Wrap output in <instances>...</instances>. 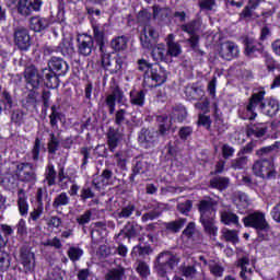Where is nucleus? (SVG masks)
<instances>
[{"label":"nucleus","mask_w":280,"mask_h":280,"mask_svg":"<svg viewBox=\"0 0 280 280\" xmlns=\"http://www.w3.org/2000/svg\"><path fill=\"white\" fill-rule=\"evenodd\" d=\"M215 205L218 201L213 199H205L199 203L200 222L208 235H218V226H215Z\"/></svg>","instance_id":"1"},{"label":"nucleus","mask_w":280,"mask_h":280,"mask_svg":"<svg viewBox=\"0 0 280 280\" xmlns=\"http://www.w3.org/2000/svg\"><path fill=\"white\" fill-rule=\"evenodd\" d=\"M49 68H45L42 70L43 78L46 80V85L48 88L54 86L51 84V80H58L56 78V73L58 75H65L69 71V65L62 58L52 57L48 62Z\"/></svg>","instance_id":"2"},{"label":"nucleus","mask_w":280,"mask_h":280,"mask_svg":"<svg viewBox=\"0 0 280 280\" xmlns=\"http://www.w3.org/2000/svg\"><path fill=\"white\" fill-rule=\"evenodd\" d=\"M187 118V109L183 105H177L173 108L172 116L165 115L158 116V122L160 124V135H167L172 130V121H185Z\"/></svg>","instance_id":"3"},{"label":"nucleus","mask_w":280,"mask_h":280,"mask_svg":"<svg viewBox=\"0 0 280 280\" xmlns=\"http://www.w3.org/2000/svg\"><path fill=\"white\" fill-rule=\"evenodd\" d=\"M243 223L246 228L256 229L258 235L262 236V240H266V236L262 233H270V224H268L266 214L261 211H255L247 217H244Z\"/></svg>","instance_id":"4"},{"label":"nucleus","mask_w":280,"mask_h":280,"mask_svg":"<svg viewBox=\"0 0 280 280\" xmlns=\"http://www.w3.org/2000/svg\"><path fill=\"white\" fill-rule=\"evenodd\" d=\"M178 257L174 256L172 253H161L156 259L155 270L160 277H165L167 270H174V267L178 266Z\"/></svg>","instance_id":"5"},{"label":"nucleus","mask_w":280,"mask_h":280,"mask_svg":"<svg viewBox=\"0 0 280 280\" xmlns=\"http://www.w3.org/2000/svg\"><path fill=\"white\" fill-rule=\"evenodd\" d=\"M252 170L258 178H275L277 176V168L272 160H258L254 163Z\"/></svg>","instance_id":"6"},{"label":"nucleus","mask_w":280,"mask_h":280,"mask_svg":"<svg viewBox=\"0 0 280 280\" xmlns=\"http://www.w3.org/2000/svg\"><path fill=\"white\" fill-rule=\"evenodd\" d=\"M201 27H202L201 19H197L192 22H189L188 24H184L180 26V30L183 32H186V34H189L190 38L188 39V43L190 47L194 49V51H199L198 43L200 40V37L198 36V32H200Z\"/></svg>","instance_id":"7"},{"label":"nucleus","mask_w":280,"mask_h":280,"mask_svg":"<svg viewBox=\"0 0 280 280\" xmlns=\"http://www.w3.org/2000/svg\"><path fill=\"white\" fill-rule=\"evenodd\" d=\"M156 40H159V31L150 24L145 25L140 35V42L143 49H152Z\"/></svg>","instance_id":"8"},{"label":"nucleus","mask_w":280,"mask_h":280,"mask_svg":"<svg viewBox=\"0 0 280 280\" xmlns=\"http://www.w3.org/2000/svg\"><path fill=\"white\" fill-rule=\"evenodd\" d=\"M14 43L23 51H27L32 45L30 32L25 27H18L14 31Z\"/></svg>","instance_id":"9"},{"label":"nucleus","mask_w":280,"mask_h":280,"mask_svg":"<svg viewBox=\"0 0 280 280\" xmlns=\"http://www.w3.org/2000/svg\"><path fill=\"white\" fill-rule=\"evenodd\" d=\"M167 80V74L163 70L151 69V75L144 77L145 86H150L151 89L154 86H161V84H165Z\"/></svg>","instance_id":"10"},{"label":"nucleus","mask_w":280,"mask_h":280,"mask_svg":"<svg viewBox=\"0 0 280 280\" xmlns=\"http://www.w3.org/2000/svg\"><path fill=\"white\" fill-rule=\"evenodd\" d=\"M93 47L94 43L91 35L81 34L78 36V49L81 56H91Z\"/></svg>","instance_id":"11"},{"label":"nucleus","mask_w":280,"mask_h":280,"mask_svg":"<svg viewBox=\"0 0 280 280\" xmlns=\"http://www.w3.org/2000/svg\"><path fill=\"white\" fill-rule=\"evenodd\" d=\"M24 75L27 84H30L32 89H38V86H40L42 79L47 80L45 79V77H43V72L40 74L36 71V68L34 66L27 67L24 71Z\"/></svg>","instance_id":"12"},{"label":"nucleus","mask_w":280,"mask_h":280,"mask_svg":"<svg viewBox=\"0 0 280 280\" xmlns=\"http://www.w3.org/2000/svg\"><path fill=\"white\" fill-rule=\"evenodd\" d=\"M240 48L233 42H226L221 45L220 56L223 60H233L237 58Z\"/></svg>","instance_id":"13"},{"label":"nucleus","mask_w":280,"mask_h":280,"mask_svg":"<svg viewBox=\"0 0 280 280\" xmlns=\"http://www.w3.org/2000/svg\"><path fill=\"white\" fill-rule=\"evenodd\" d=\"M265 95H266V91L264 89H260L258 92L252 95L249 100V104L246 107L247 113H250L249 119H255V117H257V113H255V108H257L258 104H261Z\"/></svg>","instance_id":"14"},{"label":"nucleus","mask_w":280,"mask_h":280,"mask_svg":"<svg viewBox=\"0 0 280 280\" xmlns=\"http://www.w3.org/2000/svg\"><path fill=\"white\" fill-rule=\"evenodd\" d=\"M21 264L25 272H34V268H36V256L30 250H23L21 253Z\"/></svg>","instance_id":"15"},{"label":"nucleus","mask_w":280,"mask_h":280,"mask_svg":"<svg viewBox=\"0 0 280 280\" xmlns=\"http://www.w3.org/2000/svg\"><path fill=\"white\" fill-rule=\"evenodd\" d=\"M260 110L268 117H275L279 113V101L275 98H267L260 104Z\"/></svg>","instance_id":"16"},{"label":"nucleus","mask_w":280,"mask_h":280,"mask_svg":"<svg viewBox=\"0 0 280 280\" xmlns=\"http://www.w3.org/2000/svg\"><path fill=\"white\" fill-rule=\"evenodd\" d=\"M237 267L241 268L240 277L244 280H249L253 275L254 265L250 262L248 257L240 258L237 261Z\"/></svg>","instance_id":"17"},{"label":"nucleus","mask_w":280,"mask_h":280,"mask_svg":"<svg viewBox=\"0 0 280 280\" xmlns=\"http://www.w3.org/2000/svg\"><path fill=\"white\" fill-rule=\"evenodd\" d=\"M50 25L51 21L47 18L33 16L30 20V28L33 30V32H43Z\"/></svg>","instance_id":"18"},{"label":"nucleus","mask_w":280,"mask_h":280,"mask_svg":"<svg viewBox=\"0 0 280 280\" xmlns=\"http://www.w3.org/2000/svg\"><path fill=\"white\" fill-rule=\"evenodd\" d=\"M166 56H171V58H178L180 54H183V47H180V44L174 42V34H170L166 37Z\"/></svg>","instance_id":"19"},{"label":"nucleus","mask_w":280,"mask_h":280,"mask_svg":"<svg viewBox=\"0 0 280 280\" xmlns=\"http://www.w3.org/2000/svg\"><path fill=\"white\" fill-rule=\"evenodd\" d=\"M19 178L24 183H36V174L30 168V164H21L18 166Z\"/></svg>","instance_id":"20"},{"label":"nucleus","mask_w":280,"mask_h":280,"mask_svg":"<svg viewBox=\"0 0 280 280\" xmlns=\"http://www.w3.org/2000/svg\"><path fill=\"white\" fill-rule=\"evenodd\" d=\"M121 100H124V92H121L119 88H115L112 94L107 95L106 105L109 108V115H113L115 113V102H121Z\"/></svg>","instance_id":"21"},{"label":"nucleus","mask_w":280,"mask_h":280,"mask_svg":"<svg viewBox=\"0 0 280 280\" xmlns=\"http://www.w3.org/2000/svg\"><path fill=\"white\" fill-rule=\"evenodd\" d=\"M139 231H141V226L138 224L127 223L125 228L117 235H115V240H119L120 237H135L139 234Z\"/></svg>","instance_id":"22"},{"label":"nucleus","mask_w":280,"mask_h":280,"mask_svg":"<svg viewBox=\"0 0 280 280\" xmlns=\"http://www.w3.org/2000/svg\"><path fill=\"white\" fill-rule=\"evenodd\" d=\"M156 135L154 130L142 129L138 139L144 148H150L156 141Z\"/></svg>","instance_id":"23"},{"label":"nucleus","mask_w":280,"mask_h":280,"mask_svg":"<svg viewBox=\"0 0 280 280\" xmlns=\"http://www.w3.org/2000/svg\"><path fill=\"white\" fill-rule=\"evenodd\" d=\"M234 205L238 209V213H246V209L250 207V199L244 192H235Z\"/></svg>","instance_id":"24"},{"label":"nucleus","mask_w":280,"mask_h":280,"mask_svg":"<svg viewBox=\"0 0 280 280\" xmlns=\"http://www.w3.org/2000/svg\"><path fill=\"white\" fill-rule=\"evenodd\" d=\"M221 222L223 224H226L228 226H231V224H234V226L240 228V217L237 214L231 212V211H221Z\"/></svg>","instance_id":"25"},{"label":"nucleus","mask_w":280,"mask_h":280,"mask_svg":"<svg viewBox=\"0 0 280 280\" xmlns=\"http://www.w3.org/2000/svg\"><path fill=\"white\" fill-rule=\"evenodd\" d=\"M18 207L21 215H27L30 205L27 203V197L25 196V190L23 189L18 191Z\"/></svg>","instance_id":"26"},{"label":"nucleus","mask_w":280,"mask_h":280,"mask_svg":"<svg viewBox=\"0 0 280 280\" xmlns=\"http://www.w3.org/2000/svg\"><path fill=\"white\" fill-rule=\"evenodd\" d=\"M151 49V56L155 62H163V60H165V54H167L165 44H156L152 46Z\"/></svg>","instance_id":"27"},{"label":"nucleus","mask_w":280,"mask_h":280,"mask_svg":"<svg viewBox=\"0 0 280 280\" xmlns=\"http://www.w3.org/2000/svg\"><path fill=\"white\" fill-rule=\"evenodd\" d=\"M110 47L114 51H126L128 49V37L117 36L110 42Z\"/></svg>","instance_id":"28"},{"label":"nucleus","mask_w":280,"mask_h":280,"mask_svg":"<svg viewBox=\"0 0 280 280\" xmlns=\"http://www.w3.org/2000/svg\"><path fill=\"white\" fill-rule=\"evenodd\" d=\"M179 272L185 277V279L188 280H196L198 279V270L195 266L188 265V266H182L179 268Z\"/></svg>","instance_id":"29"},{"label":"nucleus","mask_w":280,"mask_h":280,"mask_svg":"<svg viewBox=\"0 0 280 280\" xmlns=\"http://www.w3.org/2000/svg\"><path fill=\"white\" fill-rule=\"evenodd\" d=\"M14 233V230H12V226L2 224L0 226V248L5 247V244H8V237Z\"/></svg>","instance_id":"30"},{"label":"nucleus","mask_w":280,"mask_h":280,"mask_svg":"<svg viewBox=\"0 0 280 280\" xmlns=\"http://www.w3.org/2000/svg\"><path fill=\"white\" fill-rule=\"evenodd\" d=\"M69 202H71V198H69V195H67V192H60L55 197L52 201V208L60 209V207H67Z\"/></svg>","instance_id":"31"},{"label":"nucleus","mask_w":280,"mask_h":280,"mask_svg":"<svg viewBox=\"0 0 280 280\" xmlns=\"http://www.w3.org/2000/svg\"><path fill=\"white\" fill-rule=\"evenodd\" d=\"M266 132H268V127L264 124L254 126L247 130L248 137H256V139H261Z\"/></svg>","instance_id":"32"},{"label":"nucleus","mask_w":280,"mask_h":280,"mask_svg":"<svg viewBox=\"0 0 280 280\" xmlns=\"http://www.w3.org/2000/svg\"><path fill=\"white\" fill-rule=\"evenodd\" d=\"M18 12L22 16H30L32 14V1L30 0H19Z\"/></svg>","instance_id":"33"},{"label":"nucleus","mask_w":280,"mask_h":280,"mask_svg":"<svg viewBox=\"0 0 280 280\" xmlns=\"http://www.w3.org/2000/svg\"><path fill=\"white\" fill-rule=\"evenodd\" d=\"M210 186L219 191H224L229 187V178L226 177H214L210 180Z\"/></svg>","instance_id":"34"},{"label":"nucleus","mask_w":280,"mask_h":280,"mask_svg":"<svg viewBox=\"0 0 280 280\" xmlns=\"http://www.w3.org/2000/svg\"><path fill=\"white\" fill-rule=\"evenodd\" d=\"M170 14H172L170 8L153 7V19H155V21H165Z\"/></svg>","instance_id":"35"},{"label":"nucleus","mask_w":280,"mask_h":280,"mask_svg":"<svg viewBox=\"0 0 280 280\" xmlns=\"http://www.w3.org/2000/svg\"><path fill=\"white\" fill-rule=\"evenodd\" d=\"M130 102L133 106H143L145 104V92H131L130 93Z\"/></svg>","instance_id":"36"},{"label":"nucleus","mask_w":280,"mask_h":280,"mask_svg":"<svg viewBox=\"0 0 280 280\" xmlns=\"http://www.w3.org/2000/svg\"><path fill=\"white\" fill-rule=\"evenodd\" d=\"M121 141V135L119 132L109 131L107 143L109 145L110 152H115V149L119 145Z\"/></svg>","instance_id":"37"},{"label":"nucleus","mask_w":280,"mask_h":280,"mask_svg":"<svg viewBox=\"0 0 280 280\" xmlns=\"http://www.w3.org/2000/svg\"><path fill=\"white\" fill-rule=\"evenodd\" d=\"M187 223V219H179L177 221H172L165 224L166 231L170 233H178L183 226Z\"/></svg>","instance_id":"38"},{"label":"nucleus","mask_w":280,"mask_h":280,"mask_svg":"<svg viewBox=\"0 0 280 280\" xmlns=\"http://www.w3.org/2000/svg\"><path fill=\"white\" fill-rule=\"evenodd\" d=\"M152 255V247L150 246H135L131 252V257H145Z\"/></svg>","instance_id":"39"},{"label":"nucleus","mask_w":280,"mask_h":280,"mask_svg":"<svg viewBox=\"0 0 280 280\" xmlns=\"http://www.w3.org/2000/svg\"><path fill=\"white\" fill-rule=\"evenodd\" d=\"M59 49L63 56H71V54H73L74 51L73 43L71 42V39L65 38L59 44Z\"/></svg>","instance_id":"40"},{"label":"nucleus","mask_w":280,"mask_h":280,"mask_svg":"<svg viewBox=\"0 0 280 280\" xmlns=\"http://www.w3.org/2000/svg\"><path fill=\"white\" fill-rule=\"evenodd\" d=\"M222 236L224 237L225 242H231L232 244H237L240 241L237 237V231L229 230L228 228L222 230Z\"/></svg>","instance_id":"41"},{"label":"nucleus","mask_w":280,"mask_h":280,"mask_svg":"<svg viewBox=\"0 0 280 280\" xmlns=\"http://www.w3.org/2000/svg\"><path fill=\"white\" fill-rule=\"evenodd\" d=\"M2 101H0V113L2 110H12V97L8 92L2 94Z\"/></svg>","instance_id":"42"},{"label":"nucleus","mask_w":280,"mask_h":280,"mask_svg":"<svg viewBox=\"0 0 280 280\" xmlns=\"http://www.w3.org/2000/svg\"><path fill=\"white\" fill-rule=\"evenodd\" d=\"M248 165V156H241L231 161L232 170H244Z\"/></svg>","instance_id":"43"},{"label":"nucleus","mask_w":280,"mask_h":280,"mask_svg":"<svg viewBox=\"0 0 280 280\" xmlns=\"http://www.w3.org/2000/svg\"><path fill=\"white\" fill-rule=\"evenodd\" d=\"M46 182L51 187V185H56V168L54 164H49L46 168Z\"/></svg>","instance_id":"44"},{"label":"nucleus","mask_w":280,"mask_h":280,"mask_svg":"<svg viewBox=\"0 0 280 280\" xmlns=\"http://www.w3.org/2000/svg\"><path fill=\"white\" fill-rule=\"evenodd\" d=\"M150 170H152V165L148 164L145 161L137 162L133 167L135 174H145V172H150Z\"/></svg>","instance_id":"45"},{"label":"nucleus","mask_w":280,"mask_h":280,"mask_svg":"<svg viewBox=\"0 0 280 280\" xmlns=\"http://www.w3.org/2000/svg\"><path fill=\"white\" fill-rule=\"evenodd\" d=\"M137 272L142 279H148L150 277V266L144 261H139L137 266Z\"/></svg>","instance_id":"46"},{"label":"nucleus","mask_w":280,"mask_h":280,"mask_svg":"<svg viewBox=\"0 0 280 280\" xmlns=\"http://www.w3.org/2000/svg\"><path fill=\"white\" fill-rule=\"evenodd\" d=\"M124 279V269H112L106 275V280H122Z\"/></svg>","instance_id":"47"},{"label":"nucleus","mask_w":280,"mask_h":280,"mask_svg":"<svg viewBox=\"0 0 280 280\" xmlns=\"http://www.w3.org/2000/svg\"><path fill=\"white\" fill-rule=\"evenodd\" d=\"M209 269L213 277H222L224 275V267L218 262H210Z\"/></svg>","instance_id":"48"},{"label":"nucleus","mask_w":280,"mask_h":280,"mask_svg":"<svg viewBox=\"0 0 280 280\" xmlns=\"http://www.w3.org/2000/svg\"><path fill=\"white\" fill-rule=\"evenodd\" d=\"M65 271L60 268H55L48 272L46 280H63Z\"/></svg>","instance_id":"49"},{"label":"nucleus","mask_w":280,"mask_h":280,"mask_svg":"<svg viewBox=\"0 0 280 280\" xmlns=\"http://www.w3.org/2000/svg\"><path fill=\"white\" fill-rule=\"evenodd\" d=\"M82 255H84V252L78 247H70L68 250V256L71 259V261L80 260V257H82Z\"/></svg>","instance_id":"50"},{"label":"nucleus","mask_w":280,"mask_h":280,"mask_svg":"<svg viewBox=\"0 0 280 280\" xmlns=\"http://www.w3.org/2000/svg\"><path fill=\"white\" fill-rule=\"evenodd\" d=\"M91 218H93V212L91 210H86L83 214L77 217V222L80 226H84V224H89V222H91Z\"/></svg>","instance_id":"51"},{"label":"nucleus","mask_w":280,"mask_h":280,"mask_svg":"<svg viewBox=\"0 0 280 280\" xmlns=\"http://www.w3.org/2000/svg\"><path fill=\"white\" fill-rule=\"evenodd\" d=\"M58 145H60L58 138H56L54 133H50V139L48 141V152L50 154H56V152L58 151Z\"/></svg>","instance_id":"52"},{"label":"nucleus","mask_w":280,"mask_h":280,"mask_svg":"<svg viewBox=\"0 0 280 280\" xmlns=\"http://www.w3.org/2000/svg\"><path fill=\"white\" fill-rule=\"evenodd\" d=\"M244 44H245V54L247 56H253V54L257 51V48L255 47V42L253 39L245 38Z\"/></svg>","instance_id":"53"},{"label":"nucleus","mask_w":280,"mask_h":280,"mask_svg":"<svg viewBox=\"0 0 280 280\" xmlns=\"http://www.w3.org/2000/svg\"><path fill=\"white\" fill-rule=\"evenodd\" d=\"M46 224L48 229H60V224H62V219L58 217H50L46 219Z\"/></svg>","instance_id":"54"},{"label":"nucleus","mask_w":280,"mask_h":280,"mask_svg":"<svg viewBox=\"0 0 280 280\" xmlns=\"http://www.w3.org/2000/svg\"><path fill=\"white\" fill-rule=\"evenodd\" d=\"M44 206H37L31 213L28 218V222H36L43 215Z\"/></svg>","instance_id":"55"},{"label":"nucleus","mask_w":280,"mask_h":280,"mask_svg":"<svg viewBox=\"0 0 280 280\" xmlns=\"http://www.w3.org/2000/svg\"><path fill=\"white\" fill-rule=\"evenodd\" d=\"M93 185H95L97 189H102V187H108V185H110V182L108 179H105L102 175H100L93 179Z\"/></svg>","instance_id":"56"},{"label":"nucleus","mask_w":280,"mask_h":280,"mask_svg":"<svg viewBox=\"0 0 280 280\" xmlns=\"http://www.w3.org/2000/svg\"><path fill=\"white\" fill-rule=\"evenodd\" d=\"M39 156H40V139L36 138L33 150H32V159L33 161H38Z\"/></svg>","instance_id":"57"},{"label":"nucleus","mask_w":280,"mask_h":280,"mask_svg":"<svg viewBox=\"0 0 280 280\" xmlns=\"http://www.w3.org/2000/svg\"><path fill=\"white\" fill-rule=\"evenodd\" d=\"M10 268V256L7 253L0 255V270H8Z\"/></svg>","instance_id":"58"},{"label":"nucleus","mask_w":280,"mask_h":280,"mask_svg":"<svg viewBox=\"0 0 280 280\" xmlns=\"http://www.w3.org/2000/svg\"><path fill=\"white\" fill-rule=\"evenodd\" d=\"M192 203L190 200H186L185 202L178 203L177 209L179 212H182L184 215H187L188 211H191Z\"/></svg>","instance_id":"59"},{"label":"nucleus","mask_w":280,"mask_h":280,"mask_svg":"<svg viewBox=\"0 0 280 280\" xmlns=\"http://www.w3.org/2000/svg\"><path fill=\"white\" fill-rule=\"evenodd\" d=\"M50 126L56 127L58 126V119H60V114L56 110V105L51 107V114L49 116Z\"/></svg>","instance_id":"60"},{"label":"nucleus","mask_w":280,"mask_h":280,"mask_svg":"<svg viewBox=\"0 0 280 280\" xmlns=\"http://www.w3.org/2000/svg\"><path fill=\"white\" fill-rule=\"evenodd\" d=\"M223 159H231L235 154V149L229 144L222 147Z\"/></svg>","instance_id":"61"},{"label":"nucleus","mask_w":280,"mask_h":280,"mask_svg":"<svg viewBox=\"0 0 280 280\" xmlns=\"http://www.w3.org/2000/svg\"><path fill=\"white\" fill-rule=\"evenodd\" d=\"M135 213V207L132 205H129L121 209L119 212V218H130Z\"/></svg>","instance_id":"62"},{"label":"nucleus","mask_w":280,"mask_h":280,"mask_svg":"<svg viewBox=\"0 0 280 280\" xmlns=\"http://www.w3.org/2000/svg\"><path fill=\"white\" fill-rule=\"evenodd\" d=\"M152 19V14L148 10H142L138 13L139 23H148Z\"/></svg>","instance_id":"63"},{"label":"nucleus","mask_w":280,"mask_h":280,"mask_svg":"<svg viewBox=\"0 0 280 280\" xmlns=\"http://www.w3.org/2000/svg\"><path fill=\"white\" fill-rule=\"evenodd\" d=\"M271 217L275 220V222L280 223V202L276 207L272 208Z\"/></svg>","instance_id":"64"}]
</instances>
